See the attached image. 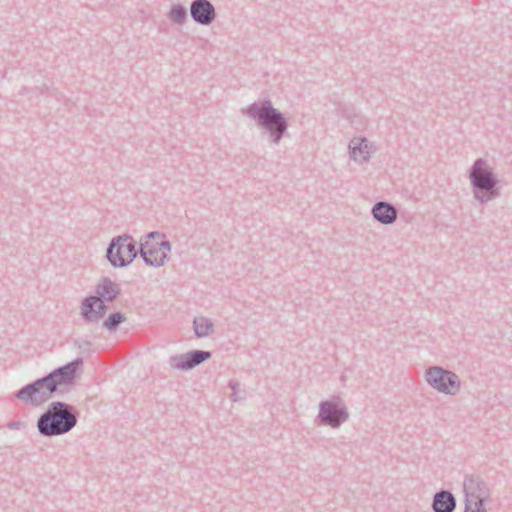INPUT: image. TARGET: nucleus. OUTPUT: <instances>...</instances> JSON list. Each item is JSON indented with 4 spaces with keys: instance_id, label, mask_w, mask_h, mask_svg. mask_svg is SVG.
Instances as JSON below:
<instances>
[{
    "instance_id": "obj_1",
    "label": "nucleus",
    "mask_w": 512,
    "mask_h": 512,
    "mask_svg": "<svg viewBox=\"0 0 512 512\" xmlns=\"http://www.w3.org/2000/svg\"><path fill=\"white\" fill-rule=\"evenodd\" d=\"M75 374V367L68 365L50 374L48 377L29 385L17 394L26 403L40 404L47 401L59 385L70 383Z\"/></svg>"
},
{
    "instance_id": "obj_2",
    "label": "nucleus",
    "mask_w": 512,
    "mask_h": 512,
    "mask_svg": "<svg viewBox=\"0 0 512 512\" xmlns=\"http://www.w3.org/2000/svg\"><path fill=\"white\" fill-rule=\"evenodd\" d=\"M76 423L75 416L62 403H56L44 414L38 427L45 435H57L69 431Z\"/></svg>"
},
{
    "instance_id": "obj_3",
    "label": "nucleus",
    "mask_w": 512,
    "mask_h": 512,
    "mask_svg": "<svg viewBox=\"0 0 512 512\" xmlns=\"http://www.w3.org/2000/svg\"><path fill=\"white\" fill-rule=\"evenodd\" d=\"M141 246V255L145 262L153 266L162 265L170 250L169 243L158 233L149 234Z\"/></svg>"
},
{
    "instance_id": "obj_4",
    "label": "nucleus",
    "mask_w": 512,
    "mask_h": 512,
    "mask_svg": "<svg viewBox=\"0 0 512 512\" xmlns=\"http://www.w3.org/2000/svg\"><path fill=\"white\" fill-rule=\"evenodd\" d=\"M137 256V247L132 238L120 236L112 241L107 257L116 267H123L130 264Z\"/></svg>"
},
{
    "instance_id": "obj_5",
    "label": "nucleus",
    "mask_w": 512,
    "mask_h": 512,
    "mask_svg": "<svg viewBox=\"0 0 512 512\" xmlns=\"http://www.w3.org/2000/svg\"><path fill=\"white\" fill-rule=\"evenodd\" d=\"M426 378L431 385L442 392L453 393L459 388L457 376L438 367L431 368Z\"/></svg>"
},
{
    "instance_id": "obj_6",
    "label": "nucleus",
    "mask_w": 512,
    "mask_h": 512,
    "mask_svg": "<svg viewBox=\"0 0 512 512\" xmlns=\"http://www.w3.org/2000/svg\"><path fill=\"white\" fill-rule=\"evenodd\" d=\"M252 111H255V108H252ZM253 116H256L255 112H253ZM257 117L260 123L270 130L274 128L279 132H283L285 130V122L283 121L281 115L276 112L269 104L263 105L259 111L257 112Z\"/></svg>"
},
{
    "instance_id": "obj_7",
    "label": "nucleus",
    "mask_w": 512,
    "mask_h": 512,
    "mask_svg": "<svg viewBox=\"0 0 512 512\" xmlns=\"http://www.w3.org/2000/svg\"><path fill=\"white\" fill-rule=\"evenodd\" d=\"M193 18L203 24L209 23L214 17L212 5L205 0H197L191 6Z\"/></svg>"
},
{
    "instance_id": "obj_8",
    "label": "nucleus",
    "mask_w": 512,
    "mask_h": 512,
    "mask_svg": "<svg viewBox=\"0 0 512 512\" xmlns=\"http://www.w3.org/2000/svg\"><path fill=\"white\" fill-rule=\"evenodd\" d=\"M105 307L103 301L97 297L86 299L82 307V314L87 320L95 321L103 317Z\"/></svg>"
},
{
    "instance_id": "obj_9",
    "label": "nucleus",
    "mask_w": 512,
    "mask_h": 512,
    "mask_svg": "<svg viewBox=\"0 0 512 512\" xmlns=\"http://www.w3.org/2000/svg\"><path fill=\"white\" fill-rule=\"evenodd\" d=\"M320 417L323 422L331 426H337L346 419L347 415L342 410H337L333 404L324 403L321 408Z\"/></svg>"
},
{
    "instance_id": "obj_10",
    "label": "nucleus",
    "mask_w": 512,
    "mask_h": 512,
    "mask_svg": "<svg viewBox=\"0 0 512 512\" xmlns=\"http://www.w3.org/2000/svg\"><path fill=\"white\" fill-rule=\"evenodd\" d=\"M473 183L483 189H490L493 186V180L489 172L484 169V163L477 161L472 171Z\"/></svg>"
},
{
    "instance_id": "obj_11",
    "label": "nucleus",
    "mask_w": 512,
    "mask_h": 512,
    "mask_svg": "<svg viewBox=\"0 0 512 512\" xmlns=\"http://www.w3.org/2000/svg\"><path fill=\"white\" fill-rule=\"evenodd\" d=\"M433 507L436 512H452L455 507L454 497L448 492H440L434 498Z\"/></svg>"
},
{
    "instance_id": "obj_12",
    "label": "nucleus",
    "mask_w": 512,
    "mask_h": 512,
    "mask_svg": "<svg viewBox=\"0 0 512 512\" xmlns=\"http://www.w3.org/2000/svg\"><path fill=\"white\" fill-rule=\"evenodd\" d=\"M373 214L376 219L383 223H391L396 217L395 209L385 203L377 204L373 209Z\"/></svg>"
},
{
    "instance_id": "obj_13",
    "label": "nucleus",
    "mask_w": 512,
    "mask_h": 512,
    "mask_svg": "<svg viewBox=\"0 0 512 512\" xmlns=\"http://www.w3.org/2000/svg\"><path fill=\"white\" fill-rule=\"evenodd\" d=\"M351 154L354 160H366L369 155L368 144L364 139L355 138L351 141Z\"/></svg>"
},
{
    "instance_id": "obj_14",
    "label": "nucleus",
    "mask_w": 512,
    "mask_h": 512,
    "mask_svg": "<svg viewBox=\"0 0 512 512\" xmlns=\"http://www.w3.org/2000/svg\"><path fill=\"white\" fill-rule=\"evenodd\" d=\"M209 358H210L209 352L194 351V352H191L190 354H187L185 356V361L178 364V367L183 368V369H189V368L194 367L195 365L202 363L203 361H205Z\"/></svg>"
},
{
    "instance_id": "obj_15",
    "label": "nucleus",
    "mask_w": 512,
    "mask_h": 512,
    "mask_svg": "<svg viewBox=\"0 0 512 512\" xmlns=\"http://www.w3.org/2000/svg\"><path fill=\"white\" fill-rule=\"evenodd\" d=\"M195 332L198 336H205L211 330V324L205 318H197L194 322Z\"/></svg>"
},
{
    "instance_id": "obj_16",
    "label": "nucleus",
    "mask_w": 512,
    "mask_h": 512,
    "mask_svg": "<svg viewBox=\"0 0 512 512\" xmlns=\"http://www.w3.org/2000/svg\"><path fill=\"white\" fill-rule=\"evenodd\" d=\"M125 319V317L120 313V312H116V313H112L109 315V317L104 321V327L111 330V329H114L116 328L123 320Z\"/></svg>"
},
{
    "instance_id": "obj_17",
    "label": "nucleus",
    "mask_w": 512,
    "mask_h": 512,
    "mask_svg": "<svg viewBox=\"0 0 512 512\" xmlns=\"http://www.w3.org/2000/svg\"><path fill=\"white\" fill-rule=\"evenodd\" d=\"M482 501L467 500L466 512H484L481 510Z\"/></svg>"
},
{
    "instance_id": "obj_18",
    "label": "nucleus",
    "mask_w": 512,
    "mask_h": 512,
    "mask_svg": "<svg viewBox=\"0 0 512 512\" xmlns=\"http://www.w3.org/2000/svg\"><path fill=\"white\" fill-rule=\"evenodd\" d=\"M170 15L174 21H180L184 17L185 12L181 8H174L171 10Z\"/></svg>"
}]
</instances>
